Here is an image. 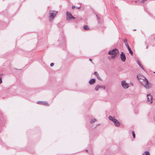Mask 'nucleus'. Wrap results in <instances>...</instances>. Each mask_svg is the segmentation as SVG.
I'll use <instances>...</instances> for the list:
<instances>
[{
    "instance_id": "obj_2",
    "label": "nucleus",
    "mask_w": 155,
    "mask_h": 155,
    "mask_svg": "<svg viewBox=\"0 0 155 155\" xmlns=\"http://www.w3.org/2000/svg\"><path fill=\"white\" fill-rule=\"evenodd\" d=\"M109 55H112L111 58L114 59L115 58H117V56L119 54V51L117 48L110 50L108 53Z\"/></svg>"
},
{
    "instance_id": "obj_26",
    "label": "nucleus",
    "mask_w": 155,
    "mask_h": 155,
    "mask_svg": "<svg viewBox=\"0 0 155 155\" xmlns=\"http://www.w3.org/2000/svg\"><path fill=\"white\" fill-rule=\"evenodd\" d=\"M2 83V78H0V84H1Z\"/></svg>"
},
{
    "instance_id": "obj_19",
    "label": "nucleus",
    "mask_w": 155,
    "mask_h": 155,
    "mask_svg": "<svg viewBox=\"0 0 155 155\" xmlns=\"http://www.w3.org/2000/svg\"><path fill=\"white\" fill-rule=\"evenodd\" d=\"M127 40L126 39H125L124 40V42L125 45H127Z\"/></svg>"
},
{
    "instance_id": "obj_15",
    "label": "nucleus",
    "mask_w": 155,
    "mask_h": 155,
    "mask_svg": "<svg viewBox=\"0 0 155 155\" xmlns=\"http://www.w3.org/2000/svg\"><path fill=\"white\" fill-rule=\"evenodd\" d=\"M99 88H100V85L98 84L95 87V90L96 91H97Z\"/></svg>"
},
{
    "instance_id": "obj_21",
    "label": "nucleus",
    "mask_w": 155,
    "mask_h": 155,
    "mask_svg": "<svg viewBox=\"0 0 155 155\" xmlns=\"http://www.w3.org/2000/svg\"><path fill=\"white\" fill-rule=\"evenodd\" d=\"M132 135H133V137L134 138H135V135L134 133V131H132Z\"/></svg>"
},
{
    "instance_id": "obj_22",
    "label": "nucleus",
    "mask_w": 155,
    "mask_h": 155,
    "mask_svg": "<svg viewBox=\"0 0 155 155\" xmlns=\"http://www.w3.org/2000/svg\"><path fill=\"white\" fill-rule=\"evenodd\" d=\"M94 74L96 76V77L99 75L96 71H95L94 73Z\"/></svg>"
},
{
    "instance_id": "obj_31",
    "label": "nucleus",
    "mask_w": 155,
    "mask_h": 155,
    "mask_svg": "<svg viewBox=\"0 0 155 155\" xmlns=\"http://www.w3.org/2000/svg\"><path fill=\"white\" fill-rule=\"evenodd\" d=\"M134 31H135V30H136V29H134Z\"/></svg>"
},
{
    "instance_id": "obj_16",
    "label": "nucleus",
    "mask_w": 155,
    "mask_h": 155,
    "mask_svg": "<svg viewBox=\"0 0 155 155\" xmlns=\"http://www.w3.org/2000/svg\"><path fill=\"white\" fill-rule=\"evenodd\" d=\"M97 121V120L96 119H92L90 121V123H92L94 122H95Z\"/></svg>"
},
{
    "instance_id": "obj_4",
    "label": "nucleus",
    "mask_w": 155,
    "mask_h": 155,
    "mask_svg": "<svg viewBox=\"0 0 155 155\" xmlns=\"http://www.w3.org/2000/svg\"><path fill=\"white\" fill-rule=\"evenodd\" d=\"M109 119L112 121L114 125L117 127H119L120 126V124L118 121L114 117H112L111 116H109L108 117Z\"/></svg>"
},
{
    "instance_id": "obj_8",
    "label": "nucleus",
    "mask_w": 155,
    "mask_h": 155,
    "mask_svg": "<svg viewBox=\"0 0 155 155\" xmlns=\"http://www.w3.org/2000/svg\"><path fill=\"white\" fill-rule=\"evenodd\" d=\"M120 58L121 60L123 62H124L126 59V57L125 54L123 52H121L120 54Z\"/></svg>"
},
{
    "instance_id": "obj_7",
    "label": "nucleus",
    "mask_w": 155,
    "mask_h": 155,
    "mask_svg": "<svg viewBox=\"0 0 155 155\" xmlns=\"http://www.w3.org/2000/svg\"><path fill=\"white\" fill-rule=\"evenodd\" d=\"M147 102H149L150 104L152 102V96L150 94H147Z\"/></svg>"
},
{
    "instance_id": "obj_23",
    "label": "nucleus",
    "mask_w": 155,
    "mask_h": 155,
    "mask_svg": "<svg viewBox=\"0 0 155 155\" xmlns=\"http://www.w3.org/2000/svg\"><path fill=\"white\" fill-rule=\"evenodd\" d=\"M97 79L100 80H101V78H100V77H99V75L97 77Z\"/></svg>"
},
{
    "instance_id": "obj_5",
    "label": "nucleus",
    "mask_w": 155,
    "mask_h": 155,
    "mask_svg": "<svg viewBox=\"0 0 155 155\" xmlns=\"http://www.w3.org/2000/svg\"><path fill=\"white\" fill-rule=\"evenodd\" d=\"M121 84L123 87L125 89H127L129 87L128 84L124 81H123L121 82Z\"/></svg>"
},
{
    "instance_id": "obj_6",
    "label": "nucleus",
    "mask_w": 155,
    "mask_h": 155,
    "mask_svg": "<svg viewBox=\"0 0 155 155\" xmlns=\"http://www.w3.org/2000/svg\"><path fill=\"white\" fill-rule=\"evenodd\" d=\"M75 19V18L73 16L71 13L69 12H67V20H68V19Z\"/></svg>"
},
{
    "instance_id": "obj_27",
    "label": "nucleus",
    "mask_w": 155,
    "mask_h": 155,
    "mask_svg": "<svg viewBox=\"0 0 155 155\" xmlns=\"http://www.w3.org/2000/svg\"><path fill=\"white\" fill-rule=\"evenodd\" d=\"M89 61H91L92 62V59H91V58H90V59H89Z\"/></svg>"
},
{
    "instance_id": "obj_14",
    "label": "nucleus",
    "mask_w": 155,
    "mask_h": 155,
    "mask_svg": "<svg viewBox=\"0 0 155 155\" xmlns=\"http://www.w3.org/2000/svg\"><path fill=\"white\" fill-rule=\"evenodd\" d=\"M143 155H150V154L149 151H146L144 152Z\"/></svg>"
},
{
    "instance_id": "obj_11",
    "label": "nucleus",
    "mask_w": 155,
    "mask_h": 155,
    "mask_svg": "<svg viewBox=\"0 0 155 155\" xmlns=\"http://www.w3.org/2000/svg\"><path fill=\"white\" fill-rule=\"evenodd\" d=\"M95 82L96 80L95 79H91L89 80V84L91 85H93L95 83Z\"/></svg>"
},
{
    "instance_id": "obj_12",
    "label": "nucleus",
    "mask_w": 155,
    "mask_h": 155,
    "mask_svg": "<svg viewBox=\"0 0 155 155\" xmlns=\"http://www.w3.org/2000/svg\"><path fill=\"white\" fill-rule=\"evenodd\" d=\"M126 46L127 47V48L128 50L129 53L131 55H133V53L131 49L129 47L128 45V44H127V45Z\"/></svg>"
},
{
    "instance_id": "obj_20",
    "label": "nucleus",
    "mask_w": 155,
    "mask_h": 155,
    "mask_svg": "<svg viewBox=\"0 0 155 155\" xmlns=\"http://www.w3.org/2000/svg\"><path fill=\"white\" fill-rule=\"evenodd\" d=\"M137 64H138V65L139 66H140V65L141 64L140 63V62L138 60H137Z\"/></svg>"
},
{
    "instance_id": "obj_13",
    "label": "nucleus",
    "mask_w": 155,
    "mask_h": 155,
    "mask_svg": "<svg viewBox=\"0 0 155 155\" xmlns=\"http://www.w3.org/2000/svg\"><path fill=\"white\" fill-rule=\"evenodd\" d=\"M83 28L85 30H87L90 29L89 27L87 25H84L83 26Z\"/></svg>"
},
{
    "instance_id": "obj_3",
    "label": "nucleus",
    "mask_w": 155,
    "mask_h": 155,
    "mask_svg": "<svg viewBox=\"0 0 155 155\" xmlns=\"http://www.w3.org/2000/svg\"><path fill=\"white\" fill-rule=\"evenodd\" d=\"M58 12L53 10H50L49 12V21H51L55 17Z\"/></svg>"
},
{
    "instance_id": "obj_30",
    "label": "nucleus",
    "mask_w": 155,
    "mask_h": 155,
    "mask_svg": "<svg viewBox=\"0 0 155 155\" xmlns=\"http://www.w3.org/2000/svg\"><path fill=\"white\" fill-rule=\"evenodd\" d=\"M147 48H148V47L147 46V47H146V48L147 49Z\"/></svg>"
},
{
    "instance_id": "obj_9",
    "label": "nucleus",
    "mask_w": 155,
    "mask_h": 155,
    "mask_svg": "<svg viewBox=\"0 0 155 155\" xmlns=\"http://www.w3.org/2000/svg\"><path fill=\"white\" fill-rule=\"evenodd\" d=\"M37 104H43L45 105L48 106L49 105L48 103L46 101H38L37 102Z\"/></svg>"
},
{
    "instance_id": "obj_32",
    "label": "nucleus",
    "mask_w": 155,
    "mask_h": 155,
    "mask_svg": "<svg viewBox=\"0 0 155 155\" xmlns=\"http://www.w3.org/2000/svg\"><path fill=\"white\" fill-rule=\"evenodd\" d=\"M154 73H155V72H154Z\"/></svg>"
},
{
    "instance_id": "obj_29",
    "label": "nucleus",
    "mask_w": 155,
    "mask_h": 155,
    "mask_svg": "<svg viewBox=\"0 0 155 155\" xmlns=\"http://www.w3.org/2000/svg\"><path fill=\"white\" fill-rule=\"evenodd\" d=\"M97 16V18H98V17L97 16V15H96Z\"/></svg>"
},
{
    "instance_id": "obj_28",
    "label": "nucleus",
    "mask_w": 155,
    "mask_h": 155,
    "mask_svg": "<svg viewBox=\"0 0 155 155\" xmlns=\"http://www.w3.org/2000/svg\"><path fill=\"white\" fill-rule=\"evenodd\" d=\"M85 151H86V152H88V150H85Z\"/></svg>"
},
{
    "instance_id": "obj_17",
    "label": "nucleus",
    "mask_w": 155,
    "mask_h": 155,
    "mask_svg": "<svg viewBox=\"0 0 155 155\" xmlns=\"http://www.w3.org/2000/svg\"><path fill=\"white\" fill-rule=\"evenodd\" d=\"M75 8H77L78 9H80L81 8V7H77L75 6H73L72 7V9H74Z\"/></svg>"
},
{
    "instance_id": "obj_10",
    "label": "nucleus",
    "mask_w": 155,
    "mask_h": 155,
    "mask_svg": "<svg viewBox=\"0 0 155 155\" xmlns=\"http://www.w3.org/2000/svg\"><path fill=\"white\" fill-rule=\"evenodd\" d=\"M137 77L138 79L139 80L140 82V81L143 80V79H145V78L144 77L140 74L138 75L137 76Z\"/></svg>"
},
{
    "instance_id": "obj_18",
    "label": "nucleus",
    "mask_w": 155,
    "mask_h": 155,
    "mask_svg": "<svg viewBox=\"0 0 155 155\" xmlns=\"http://www.w3.org/2000/svg\"><path fill=\"white\" fill-rule=\"evenodd\" d=\"M100 88H103V89H105V87L104 86L100 85Z\"/></svg>"
},
{
    "instance_id": "obj_1",
    "label": "nucleus",
    "mask_w": 155,
    "mask_h": 155,
    "mask_svg": "<svg viewBox=\"0 0 155 155\" xmlns=\"http://www.w3.org/2000/svg\"><path fill=\"white\" fill-rule=\"evenodd\" d=\"M140 82L141 85L147 89H149L151 87L148 80L146 78L145 79H143V80L140 81Z\"/></svg>"
},
{
    "instance_id": "obj_25",
    "label": "nucleus",
    "mask_w": 155,
    "mask_h": 155,
    "mask_svg": "<svg viewBox=\"0 0 155 155\" xmlns=\"http://www.w3.org/2000/svg\"><path fill=\"white\" fill-rule=\"evenodd\" d=\"M141 68L143 70H144V69H143V66L141 64L140 65V66Z\"/></svg>"
},
{
    "instance_id": "obj_24",
    "label": "nucleus",
    "mask_w": 155,
    "mask_h": 155,
    "mask_svg": "<svg viewBox=\"0 0 155 155\" xmlns=\"http://www.w3.org/2000/svg\"><path fill=\"white\" fill-rule=\"evenodd\" d=\"M54 65V63H51L50 64V66H51V67H52V66H53Z\"/></svg>"
}]
</instances>
